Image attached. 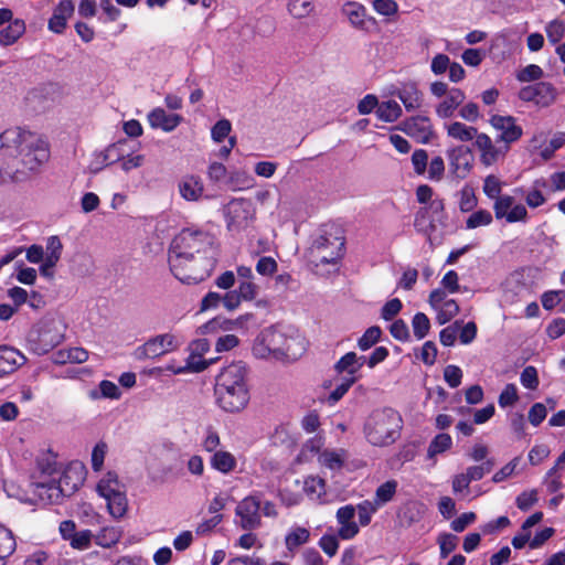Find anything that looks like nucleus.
Returning <instances> with one entry per match:
<instances>
[{
	"mask_svg": "<svg viewBox=\"0 0 565 565\" xmlns=\"http://www.w3.org/2000/svg\"><path fill=\"white\" fill-rule=\"evenodd\" d=\"M179 349L178 339L173 334L166 333L151 338L138 350H141V353H171Z\"/></svg>",
	"mask_w": 565,
	"mask_h": 565,
	"instance_id": "16",
	"label": "nucleus"
},
{
	"mask_svg": "<svg viewBox=\"0 0 565 565\" xmlns=\"http://www.w3.org/2000/svg\"><path fill=\"white\" fill-rule=\"evenodd\" d=\"M490 124L499 132L497 143L510 147L522 137V127L516 125V120L512 116L493 115L490 118Z\"/></svg>",
	"mask_w": 565,
	"mask_h": 565,
	"instance_id": "10",
	"label": "nucleus"
},
{
	"mask_svg": "<svg viewBox=\"0 0 565 565\" xmlns=\"http://www.w3.org/2000/svg\"><path fill=\"white\" fill-rule=\"evenodd\" d=\"M437 322L445 324L450 321L459 312V306L454 299H448L444 305L436 309Z\"/></svg>",
	"mask_w": 565,
	"mask_h": 565,
	"instance_id": "37",
	"label": "nucleus"
},
{
	"mask_svg": "<svg viewBox=\"0 0 565 565\" xmlns=\"http://www.w3.org/2000/svg\"><path fill=\"white\" fill-rule=\"evenodd\" d=\"M17 359H8L6 355H0V377L14 372L19 366L26 363V355H17Z\"/></svg>",
	"mask_w": 565,
	"mask_h": 565,
	"instance_id": "43",
	"label": "nucleus"
},
{
	"mask_svg": "<svg viewBox=\"0 0 565 565\" xmlns=\"http://www.w3.org/2000/svg\"><path fill=\"white\" fill-rule=\"evenodd\" d=\"M397 489V481L396 480H387L386 482L379 486V488L375 491V503L376 505L385 504L390 502Z\"/></svg>",
	"mask_w": 565,
	"mask_h": 565,
	"instance_id": "35",
	"label": "nucleus"
},
{
	"mask_svg": "<svg viewBox=\"0 0 565 565\" xmlns=\"http://www.w3.org/2000/svg\"><path fill=\"white\" fill-rule=\"evenodd\" d=\"M107 452V444L104 441H99L95 445L92 451V469L95 472H98L102 470L105 456Z\"/></svg>",
	"mask_w": 565,
	"mask_h": 565,
	"instance_id": "56",
	"label": "nucleus"
},
{
	"mask_svg": "<svg viewBox=\"0 0 565 565\" xmlns=\"http://www.w3.org/2000/svg\"><path fill=\"white\" fill-rule=\"evenodd\" d=\"M204 355H189L186 359V363L184 366H180L178 369L169 367L174 374L191 372V373H200L204 371L211 364L216 363L220 360V356L216 355L210 360H204Z\"/></svg>",
	"mask_w": 565,
	"mask_h": 565,
	"instance_id": "27",
	"label": "nucleus"
},
{
	"mask_svg": "<svg viewBox=\"0 0 565 565\" xmlns=\"http://www.w3.org/2000/svg\"><path fill=\"white\" fill-rule=\"evenodd\" d=\"M47 143L19 127L0 135V181H21L49 160Z\"/></svg>",
	"mask_w": 565,
	"mask_h": 565,
	"instance_id": "1",
	"label": "nucleus"
},
{
	"mask_svg": "<svg viewBox=\"0 0 565 565\" xmlns=\"http://www.w3.org/2000/svg\"><path fill=\"white\" fill-rule=\"evenodd\" d=\"M119 539L120 535L114 527H105L95 536V543L102 547H111Z\"/></svg>",
	"mask_w": 565,
	"mask_h": 565,
	"instance_id": "41",
	"label": "nucleus"
},
{
	"mask_svg": "<svg viewBox=\"0 0 565 565\" xmlns=\"http://www.w3.org/2000/svg\"><path fill=\"white\" fill-rule=\"evenodd\" d=\"M86 469L78 461L71 462L56 481L64 498L73 495L84 483Z\"/></svg>",
	"mask_w": 565,
	"mask_h": 565,
	"instance_id": "11",
	"label": "nucleus"
},
{
	"mask_svg": "<svg viewBox=\"0 0 565 565\" xmlns=\"http://www.w3.org/2000/svg\"><path fill=\"white\" fill-rule=\"evenodd\" d=\"M93 537L94 535L90 530H83L75 533L70 545L74 550L84 551L92 545Z\"/></svg>",
	"mask_w": 565,
	"mask_h": 565,
	"instance_id": "51",
	"label": "nucleus"
},
{
	"mask_svg": "<svg viewBox=\"0 0 565 565\" xmlns=\"http://www.w3.org/2000/svg\"><path fill=\"white\" fill-rule=\"evenodd\" d=\"M342 14L348 19L351 26L358 30L366 28V8L356 1H348L341 8Z\"/></svg>",
	"mask_w": 565,
	"mask_h": 565,
	"instance_id": "20",
	"label": "nucleus"
},
{
	"mask_svg": "<svg viewBox=\"0 0 565 565\" xmlns=\"http://www.w3.org/2000/svg\"><path fill=\"white\" fill-rule=\"evenodd\" d=\"M521 384L529 390H535L539 386L537 371L534 366H526L520 376Z\"/></svg>",
	"mask_w": 565,
	"mask_h": 565,
	"instance_id": "59",
	"label": "nucleus"
},
{
	"mask_svg": "<svg viewBox=\"0 0 565 565\" xmlns=\"http://www.w3.org/2000/svg\"><path fill=\"white\" fill-rule=\"evenodd\" d=\"M452 446V438L449 434L440 433L430 441L427 449V459H435L437 455L444 454Z\"/></svg>",
	"mask_w": 565,
	"mask_h": 565,
	"instance_id": "32",
	"label": "nucleus"
},
{
	"mask_svg": "<svg viewBox=\"0 0 565 565\" xmlns=\"http://www.w3.org/2000/svg\"><path fill=\"white\" fill-rule=\"evenodd\" d=\"M17 547L15 537L11 530L0 524V565H3Z\"/></svg>",
	"mask_w": 565,
	"mask_h": 565,
	"instance_id": "31",
	"label": "nucleus"
},
{
	"mask_svg": "<svg viewBox=\"0 0 565 565\" xmlns=\"http://www.w3.org/2000/svg\"><path fill=\"white\" fill-rule=\"evenodd\" d=\"M475 146L480 152V161L487 167L494 164L509 151V146H502L500 142L497 143V141L493 142L492 139L483 132L478 134Z\"/></svg>",
	"mask_w": 565,
	"mask_h": 565,
	"instance_id": "12",
	"label": "nucleus"
},
{
	"mask_svg": "<svg viewBox=\"0 0 565 565\" xmlns=\"http://www.w3.org/2000/svg\"><path fill=\"white\" fill-rule=\"evenodd\" d=\"M126 147H127V141L119 140L115 143L109 145L104 151H100L99 158H103V161H108V163H110V164H113L117 161H121L128 152Z\"/></svg>",
	"mask_w": 565,
	"mask_h": 565,
	"instance_id": "33",
	"label": "nucleus"
},
{
	"mask_svg": "<svg viewBox=\"0 0 565 565\" xmlns=\"http://www.w3.org/2000/svg\"><path fill=\"white\" fill-rule=\"evenodd\" d=\"M402 428L401 414L391 407H383L373 411L367 416L363 431L372 446L386 447L399 438Z\"/></svg>",
	"mask_w": 565,
	"mask_h": 565,
	"instance_id": "3",
	"label": "nucleus"
},
{
	"mask_svg": "<svg viewBox=\"0 0 565 565\" xmlns=\"http://www.w3.org/2000/svg\"><path fill=\"white\" fill-rule=\"evenodd\" d=\"M437 543L439 544L440 557L446 558L456 550L458 537L451 533H441L438 535Z\"/></svg>",
	"mask_w": 565,
	"mask_h": 565,
	"instance_id": "39",
	"label": "nucleus"
},
{
	"mask_svg": "<svg viewBox=\"0 0 565 565\" xmlns=\"http://www.w3.org/2000/svg\"><path fill=\"white\" fill-rule=\"evenodd\" d=\"M287 11L295 20H303L316 13V3L313 0H288Z\"/></svg>",
	"mask_w": 565,
	"mask_h": 565,
	"instance_id": "25",
	"label": "nucleus"
},
{
	"mask_svg": "<svg viewBox=\"0 0 565 565\" xmlns=\"http://www.w3.org/2000/svg\"><path fill=\"white\" fill-rule=\"evenodd\" d=\"M212 244V236L198 227L181 230L169 248V265L177 279L185 284H198L204 273L198 270L195 255Z\"/></svg>",
	"mask_w": 565,
	"mask_h": 565,
	"instance_id": "2",
	"label": "nucleus"
},
{
	"mask_svg": "<svg viewBox=\"0 0 565 565\" xmlns=\"http://www.w3.org/2000/svg\"><path fill=\"white\" fill-rule=\"evenodd\" d=\"M232 125L227 119L218 120L211 130L212 139L215 142L223 141L231 132Z\"/></svg>",
	"mask_w": 565,
	"mask_h": 565,
	"instance_id": "58",
	"label": "nucleus"
},
{
	"mask_svg": "<svg viewBox=\"0 0 565 565\" xmlns=\"http://www.w3.org/2000/svg\"><path fill=\"white\" fill-rule=\"evenodd\" d=\"M448 137L462 142L476 140L478 129L472 126H467L460 121H452L445 125Z\"/></svg>",
	"mask_w": 565,
	"mask_h": 565,
	"instance_id": "24",
	"label": "nucleus"
},
{
	"mask_svg": "<svg viewBox=\"0 0 565 565\" xmlns=\"http://www.w3.org/2000/svg\"><path fill=\"white\" fill-rule=\"evenodd\" d=\"M103 498L107 501L108 511L115 519H119L126 514L128 501L125 492L114 491Z\"/></svg>",
	"mask_w": 565,
	"mask_h": 565,
	"instance_id": "28",
	"label": "nucleus"
},
{
	"mask_svg": "<svg viewBox=\"0 0 565 565\" xmlns=\"http://www.w3.org/2000/svg\"><path fill=\"white\" fill-rule=\"evenodd\" d=\"M518 399L519 395L516 386L512 383H509L500 393L498 403L500 407L505 408L508 406L514 405L518 402Z\"/></svg>",
	"mask_w": 565,
	"mask_h": 565,
	"instance_id": "46",
	"label": "nucleus"
},
{
	"mask_svg": "<svg viewBox=\"0 0 565 565\" xmlns=\"http://www.w3.org/2000/svg\"><path fill=\"white\" fill-rule=\"evenodd\" d=\"M356 356L358 355H342L335 363L334 370L337 374L347 373V375L341 379L340 383L337 384L335 388L327 397L329 405L333 406L337 404L355 382L356 379L354 374L363 364V361L360 362Z\"/></svg>",
	"mask_w": 565,
	"mask_h": 565,
	"instance_id": "6",
	"label": "nucleus"
},
{
	"mask_svg": "<svg viewBox=\"0 0 565 565\" xmlns=\"http://www.w3.org/2000/svg\"><path fill=\"white\" fill-rule=\"evenodd\" d=\"M492 222V215L487 210H479L473 212L466 221V227L469 230L477 228L479 226L489 225Z\"/></svg>",
	"mask_w": 565,
	"mask_h": 565,
	"instance_id": "44",
	"label": "nucleus"
},
{
	"mask_svg": "<svg viewBox=\"0 0 565 565\" xmlns=\"http://www.w3.org/2000/svg\"><path fill=\"white\" fill-rule=\"evenodd\" d=\"M539 501L537 490L533 489L530 491L521 492L515 500L516 507L521 511H527Z\"/></svg>",
	"mask_w": 565,
	"mask_h": 565,
	"instance_id": "54",
	"label": "nucleus"
},
{
	"mask_svg": "<svg viewBox=\"0 0 565 565\" xmlns=\"http://www.w3.org/2000/svg\"><path fill=\"white\" fill-rule=\"evenodd\" d=\"M320 548L330 557L334 556L339 548V541L335 535L324 534L319 540Z\"/></svg>",
	"mask_w": 565,
	"mask_h": 565,
	"instance_id": "63",
	"label": "nucleus"
},
{
	"mask_svg": "<svg viewBox=\"0 0 565 565\" xmlns=\"http://www.w3.org/2000/svg\"><path fill=\"white\" fill-rule=\"evenodd\" d=\"M310 537V532L306 527H296L286 536V546L289 551L305 544Z\"/></svg>",
	"mask_w": 565,
	"mask_h": 565,
	"instance_id": "36",
	"label": "nucleus"
},
{
	"mask_svg": "<svg viewBox=\"0 0 565 565\" xmlns=\"http://www.w3.org/2000/svg\"><path fill=\"white\" fill-rule=\"evenodd\" d=\"M211 467L224 475L230 473L236 467V458L225 450L215 451L211 458Z\"/></svg>",
	"mask_w": 565,
	"mask_h": 565,
	"instance_id": "29",
	"label": "nucleus"
},
{
	"mask_svg": "<svg viewBox=\"0 0 565 565\" xmlns=\"http://www.w3.org/2000/svg\"><path fill=\"white\" fill-rule=\"evenodd\" d=\"M401 131L414 138L417 142L427 143L433 136V126L430 119L425 116H414L397 127Z\"/></svg>",
	"mask_w": 565,
	"mask_h": 565,
	"instance_id": "13",
	"label": "nucleus"
},
{
	"mask_svg": "<svg viewBox=\"0 0 565 565\" xmlns=\"http://www.w3.org/2000/svg\"><path fill=\"white\" fill-rule=\"evenodd\" d=\"M377 507L369 500H364L358 504L359 522L362 526L371 523L372 515L376 512Z\"/></svg>",
	"mask_w": 565,
	"mask_h": 565,
	"instance_id": "53",
	"label": "nucleus"
},
{
	"mask_svg": "<svg viewBox=\"0 0 565 565\" xmlns=\"http://www.w3.org/2000/svg\"><path fill=\"white\" fill-rule=\"evenodd\" d=\"M326 481L320 477L309 476L305 480L303 490L309 497L320 498L326 492Z\"/></svg>",
	"mask_w": 565,
	"mask_h": 565,
	"instance_id": "38",
	"label": "nucleus"
},
{
	"mask_svg": "<svg viewBox=\"0 0 565 565\" xmlns=\"http://www.w3.org/2000/svg\"><path fill=\"white\" fill-rule=\"evenodd\" d=\"M381 329L380 327L373 326L370 327L364 334L358 340V347L361 351H366L371 349L381 337Z\"/></svg>",
	"mask_w": 565,
	"mask_h": 565,
	"instance_id": "40",
	"label": "nucleus"
},
{
	"mask_svg": "<svg viewBox=\"0 0 565 565\" xmlns=\"http://www.w3.org/2000/svg\"><path fill=\"white\" fill-rule=\"evenodd\" d=\"M465 99L466 95L461 89L451 88L444 100L436 106L437 116L443 119L450 118Z\"/></svg>",
	"mask_w": 565,
	"mask_h": 565,
	"instance_id": "19",
	"label": "nucleus"
},
{
	"mask_svg": "<svg viewBox=\"0 0 565 565\" xmlns=\"http://www.w3.org/2000/svg\"><path fill=\"white\" fill-rule=\"evenodd\" d=\"M25 33V23L21 19H15L8 26L0 30V45L9 46L14 44Z\"/></svg>",
	"mask_w": 565,
	"mask_h": 565,
	"instance_id": "26",
	"label": "nucleus"
},
{
	"mask_svg": "<svg viewBox=\"0 0 565 565\" xmlns=\"http://www.w3.org/2000/svg\"><path fill=\"white\" fill-rule=\"evenodd\" d=\"M448 159L451 173L458 179H465L472 167L471 151L463 146H458L448 151Z\"/></svg>",
	"mask_w": 565,
	"mask_h": 565,
	"instance_id": "15",
	"label": "nucleus"
},
{
	"mask_svg": "<svg viewBox=\"0 0 565 565\" xmlns=\"http://www.w3.org/2000/svg\"><path fill=\"white\" fill-rule=\"evenodd\" d=\"M429 210L434 212H441L444 203L441 200H434L430 202L429 207H422L417 211L414 220L415 228L424 234H429L434 230V224L429 220Z\"/></svg>",
	"mask_w": 565,
	"mask_h": 565,
	"instance_id": "22",
	"label": "nucleus"
},
{
	"mask_svg": "<svg viewBox=\"0 0 565 565\" xmlns=\"http://www.w3.org/2000/svg\"><path fill=\"white\" fill-rule=\"evenodd\" d=\"M310 249L312 256L321 264H335L344 252L342 230L334 225L326 226L313 241Z\"/></svg>",
	"mask_w": 565,
	"mask_h": 565,
	"instance_id": "4",
	"label": "nucleus"
},
{
	"mask_svg": "<svg viewBox=\"0 0 565 565\" xmlns=\"http://www.w3.org/2000/svg\"><path fill=\"white\" fill-rule=\"evenodd\" d=\"M524 290L525 285L521 281L520 274H512L504 282V291L507 295L511 294V301H513L514 297L520 296Z\"/></svg>",
	"mask_w": 565,
	"mask_h": 565,
	"instance_id": "47",
	"label": "nucleus"
},
{
	"mask_svg": "<svg viewBox=\"0 0 565 565\" xmlns=\"http://www.w3.org/2000/svg\"><path fill=\"white\" fill-rule=\"evenodd\" d=\"M558 96L557 88L547 82H536L524 86L519 92V97L523 102L545 108L553 105Z\"/></svg>",
	"mask_w": 565,
	"mask_h": 565,
	"instance_id": "7",
	"label": "nucleus"
},
{
	"mask_svg": "<svg viewBox=\"0 0 565 565\" xmlns=\"http://www.w3.org/2000/svg\"><path fill=\"white\" fill-rule=\"evenodd\" d=\"M375 114L382 121L394 122L402 116L403 110L396 100L391 99L380 103Z\"/></svg>",
	"mask_w": 565,
	"mask_h": 565,
	"instance_id": "30",
	"label": "nucleus"
},
{
	"mask_svg": "<svg viewBox=\"0 0 565 565\" xmlns=\"http://www.w3.org/2000/svg\"><path fill=\"white\" fill-rule=\"evenodd\" d=\"M179 193L185 201H199L204 193V184L198 175H185L178 184Z\"/></svg>",
	"mask_w": 565,
	"mask_h": 565,
	"instance_id": "18",
	"label": "nucleus"
},
{
	"mask_svg": "<svg viewBox=\"0 0 565 565\" xmlns=\"http://www.w3.org/2000/svg\"><path fill=\"white\" fill-rule=\"evenodd\" d=\"M182 117L178 114H168L163 108H154L148 115V121L152 128L163 131L174 130L181 122Z\"/></svg>",
	"mask_w": 565,
	"mask_h": 565,
	"instance_id": "17",
	"label": "nucleus"
},
{
	"mask_svg": "<svg viewBox=\"0 0 565 565\" xmlns=\"http://www.w3.org/2000/svg\"><path fill=\"white\" fill-rule=\"evenodd\" d=\"M246 374L247 369L243 361L233 362L230 365L223 367L218 373L216 376L215 387H247L245 383Z\"/></svg>",
	"mask_w": 565,
	"mask_h": 565,
	"instance_id": "14",
	"label": "nucleus"
},
{
	"mask_svg": "<svg viewBox=\"0 0 565 565\" xmlns=\"http://www.w3.org/2000/svg\"><path fill=\"white\" fill-rule=\"evenodd\" d=\"M495 202L493 204V210L497 218H504L510 212L512 205L514 204V198L510 195H499L494 199Z\"/></svg>",
	"mask_w": 565,
	"mask_h": 565,
	"instance_id": "49",
	"label": "nucleus"
},
{
	"mask_svg": "<svg viewBox=\"0 0 565 565\" xmlns=\"http://www.w3.org/2000/svg\"><path fill=\"white\" fill-rule=\"evenodd\" d=\"M444 379L451 387H458L461 384L462 371L459 366L447 365L444 370Z\"/></svg>",
	"mask_w": 565,
	"mask_h": 565,
	"instance_id": "62",
	"label": "nucleus"
},
{
	"mask_svg": "<svg viewBox=\"0 0 565 565\" xmlns=\"http://www.w3.org/2000/svg\"><path fill=\"white\" fill-rule=\"evenodd\" d=\"M413 332L416 338L423 339L429 331L430 322L428 317L423 312H417L412 321Z\"/></svg>",
	"mask_w": 565,
	"mask_h": 565,
	"instance_id": "45",
	"label": "nucleus"
},
{
	"mask_svg": "<svg viewBox=\"0 0 565 565\" xmlns=\"http://www.w3.org/2000/svg\"><path fill=\"white\" fill-rule=\"evenodd\" d=\"M17 279L24 285H34L36 280V270L32 267H24L22 262L15 263Z\"/></svg>",
	"mask_w": 565,
	"mask_h": 565,
	"instance_id": "55",
	"label": "nucleus"
},
{
	"mask_svg": "<svg viewBox=\"0 0 565 565\" xmlns=\"http://www.w3.org/2000/svg\"><path fill=\"white\" fill-rule=\"evenodd\" d=\"M217 405L225 412L236 413L244 409L249 401L247 387H215L214 388Z\"/></svg>",
	"mask_w": 565,
	"mask_h": 565,
	"instance_id": "9",
	"label": "nucleus"
},
{
	"mask_svg": "<svg viewBox=\"0 0 565 565\" xmlns=\"http://www.w3.org/2000/svg\"><path fill=\"white\" fill-rule=\"evenodd\" d=\"M547 415V409L543 403H534L529 411V422L533 426H539Z\"/></svg>",
	"mask_w": 565,
	"mask_h": 565,
	"instance_id": "64",
	"label": "nucleus"
},
{
	"mask_svg": "<svg viewBox=\"0 0 565 565\" xmlns=\"http://www.w3.org/2000/svg\"><path fill=\"white\" fill-rule=\"evenodd\" d=\"M260 494L255 493L244 498L236 507L235 513L239 518L238 524L245 531H253L260 526Z\"/></svg>",
	"mask_w": 565,
	"mask_h": 565,
	"instance_id": "8",
	"label": "nucleus"
},
{
	"mask_svg": "<svg viewBox=\"0 0 565 565\" xmlns=\"http://www.w3.org/2000/svg\"><path fill=\"white\" fill-rule=\"evenodd\" d=\"M34 493L46 504H58L64 499L58 484L54 480L46 483H36Z\"/></svg>",
	"mask_w": 565,
	"mask_h": 565,
	"instance_id": "23",
	"label": "nucleus"
},
{
	"mask_svg": "<svg viewBox=\"0 0 565 565\" xmlns=\"http://www.w3.org/2000/svg\"><path fill=\"white\" fill-rule=\"evenodd\" d=\"M96 490L100 497L109 495L114 491H120L117 473L108 471L97 483Z\"/></svg>",
	"mask_w": 565,
	"mask_h": 565,
	"instance_id": "34",
	"label": "nucleus"
},
{
	"mask_svg": "<svg viewBox=\"0 0 565 565\" xmlns=\"http://www.w3.org/2000/svg\"><path fill=\"white\" fill-rule=\"evenodd\" d=\"M565 32V25L559 20H553L546 25V35L553 44L561 41Z\"/></svg>",
	"mask_w": 565,
	"mask_h": 565,
	"instance_id": "61",
	"label": "nucleus"
},
{
	"mask_svg": "<svg viewBox=\"0 0 565 565\" xmlns=\"http://www.w3.org/2000/svg\"><path fill=\"white\" fill-rule=\"evenodd\" d=\"M372 7L380 15L392 18L398 12V4L395 0H373Z\"/></svg>",
	"mask_w": 565,
	"mask_h": 565,
	"instance_id": "42",
	"label": "nucleus"
},
{
	"mask_svg": "<svg viewBox=\"0 0 565 565\" xmlns=\"http://www.w3.org/2000/svg\"><path fill=\"white\" fill-rule=\"evenodd\" d=\"M235 290L244 301H252L258 295V287L252 280H241Z\"/></svg>",
	"mask_w": 565,
	"mask_h": 565,
	"instance_id": "57",
	"label": "nucleus"
},
{
	"mask_svg": "<svg viewBox=\"0 0 565 565\" xmlns=\"http://www.w3.org/2000/svg\"><path fill=\"white\" fill-rule=\"evenodd\" d=\"M543 74H544V72L539 65L530 64V65L525 66L524 68H522L521 71H519L516 78H518V81H520L522 83L533 82V81H539L540 78H542Z\"/></svg>",
	"mask_w": 565,
	"mask_h": 565,
	"instance_id": "52",
	"label": "nucleus"
},
{
	"mask_svg": "<svg viewBox=\"0 0 565 565\" xmlns=\"http://www.w3.org/2000/svg\"><path fill=\"white\" fill-rule=\"evenodd\" d=\"M412 163L414 167V171L422 175L427 170L428 163V153L424 149H417L412 154Z\"/></svg>",
	"mask_w": 565,
	"mask_h": 565,
	"instance_id": "60",
	"label": "nucleus"
},
{
	"mask_svg": "<svg viewBox=\"0 0 565 565\" xmlns=\"http://www.w3.org/2000/svg\"><path fill=\"white\" fill-rule=\"evenodd\" d=\"M407 111L418 109L423 103V94L414 83L404 84L395 93Z\"/></svg>",
	"mask_w": 565,
	"mask_h": 565,
	"instance_id": "21",
	"label": "nucleus"
},
{
	"mask_svg": "<svg viewBox=\"0 0 565 565\" xmlns=\"http://www.w3.org/2000/svg\"><path fill=\"white\" fill-rule=\"evenodd\" d=\"M477 198L471 186H463L460 191L459 207L461 212H470L477 206Z\"/></svg>",
	"mask_w": 565,
	"mask_h": 565,
	"instance_id": "48",
	"label": "nucleus"
},
{
	"mask_svg": "<svg viewBox=\"0 0 565 565\" xmlns=\"http://www.w3.org/2000/svg\"><path fill=\"white\" fill-rule=\"evenodd\" d=\"M503 182L495 175L490 174L484 179L483 192L489 199H495L501 194Z\"/></svg>",
	"mask_w": 565,
	"mask_h": 565,
	"instance_id": "50",
	"label": "nucleus"
},
{
	"mask_svg": "<svg viewBox=\"0 0 565 565\" xmlns=\"http://www.w3.org/2000/svg\"><path fill=\"white\" fill-rule=\"evenodd\" d=\"M226 227L232 233H239L252 225L255 218V207L250 200L234 199L224 206Z\"/></svg>",
	"mask_w": 565,
	"mask_h": 565,
	"instance_id": "5",
	"label": "nucleus"
}]
</instances>
